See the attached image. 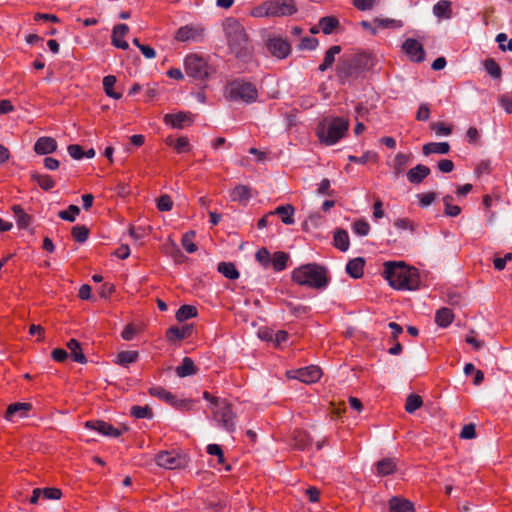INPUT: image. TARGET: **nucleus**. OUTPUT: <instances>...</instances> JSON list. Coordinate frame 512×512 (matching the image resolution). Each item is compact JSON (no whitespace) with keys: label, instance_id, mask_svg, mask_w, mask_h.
Listing matches in <instances>:
<instances>
[{"label":"nucleus","instance_id":"338daca9","mask_svg":"<svg viewBox=\"0 0 512 512\" xmlns=\"http://www.w3.org/2000/svg\"><path fill=\"white\" fill-rule=\"evenodd\" d=\"M508 37L505 33H499L496 36V42L499 44V48L502 51H512V39L508 41V43L505 45V40H507Z\"/></svg>","mask_w":512,"mask_h":512},{"label":"nucleus","instance_id":"b1692460","mask_svg":"<svg viewBox=\"0 0 512 512\" xmlns=\"http://www.w3.org/2000/svg\"><path fill=\"white\" fill-rule=\"evenodd\" d=\"M390 512H415L413 504L400 497H392L389 500Z\"/></svg>","mask_w":512,"mask_h":512},{"label":"nucleus","instance_id":"393cba45","mask_svg":"<svg viewBox=\"0 0 512 512\" xmlns=\"http://www.w3.org/2000/svg\"><path fill=\"white\" fill-rule=\"evenodd\" d=\"M230 197L232 201L245 204L252 197L251 188L249 186L239 184L231 191Z\"/></svg>","mask_w":512,"mask_h":512},{"label":"nucleus","instance_id":"423d86ee","mask_svg":"<svg viewBox=\"0 0 512 512\" xmlns=\"http://www.w3.org/2000/svg\"><path fill=\"white\" fill-rule=\"evenodd\" d=\"M225 97L230 101L253 103L258 98V91L254 84L244 79H236L225 87Z\"/></svg>","mask_w":512,"mask_h":512},{"label":"nucleus","instance_id":"de8ad7c7","mask_svg":"<svg viewBox=\"0 0 512 512\" xmlns=\"http://www.w3.org/2000/svg\"><path fill=\"white\" fill-rule=\"evenodd\" d=\"M194 237V231H188L182 236L181 244L188 253H194L197 250V245L193 242Z\"/></svg>","mask_w":512,"mask_h":512},{"label":"nucleus","instance_id":"13d9d810","mask_svg":"<svg viewBox=\"0 0 512 512\" xmlns=\"http://www.w3.org/2000/svg\"><path fill=\"white\" fill-rule=\"evenodd\" d=\"M208 454L216 456L219 464H224V454L222 448L218 444H209L206 448Z\"/></svg>","mask_w":512,"mask_h":512},{"label":"nucleus","instance_id":"2f4dec72","mask_svg":"<svg viewBox=\"0 0 512 512\" xmlns=\"http://www.w3.org/2000/svg\"><path fill=\"white\" fill-rule=\"evenodd\" d=\"M454 318V314L451 309L443 307L436 312L435 321L440 327H448Z\"/></svg>","mask_w":512,"mask_h":512},{"label":"nucleus","instance_id":"603ef678","mask_svg":"<svg viewBox=\"0 0 512 512\" xmlns=\"http://www.w3.org/2000/svg\"><path fill=\"white\" fill-rule=\"evenodd\" d=\"M256 260L264 267H270L272 255L266 248L259 249L255 254Z\"/></svg>","mask_w":512,"mask_h":512},{"label":"nucleus","instance_id":"39448f33","mask_svg":"<svg viewBox=\"0 0 512 512\" xmlns=\"http://www.w3.org/2000/svg\"><path fill=\"white\" fill-rule=\"evenodd\" d=\"M348 128V120L336 117L329 121L319 123L316 128V133L321 142L326 145H334L346 134Z\"/></svg>","mask_w":512,"mask_h":512},{"label":"nucleus","instance_id":"864d4df0","mask_svg":"<svg viewBox=\"0 0 512 512\" xmlns=\"http://www.w3.org/2000/svg\"><path fill=\"white\" fill-rule=\"evenodd\" d=\"M486 72L493 78L497 79L501 77V68L500 66L493 60L488 59L484 64Z\"/></svg>","mask_w":512,"mask_h":512},{"label":"nucleus","instance_id":"0eeeda50","mask_svg":"<svg viewBox=\"0 0 512 512\" xmlns=\"http://www.w3.org/2000/svg\"><path fill=\"white\" fill-rule=\"evenodd\" d=\"M184 68L189 77L201 82L205 81L211 73L207 61L197 54H190L185 57Z\"/></svg>","mask_w":512,"mask_h":512},{"label":"nucleus","instance_id":"4c0bfd02","mask_svg":"<svg viewBox=\"0 0 512 512\" xmlns=\"http://www.w3.org/2000/svg\"><path fill=\"white\" fill-rule=\"evenodd\" d=\"M433 13L439 18H450L452 9L451 3L446 0H440L433 6Z\"/></svg>","mask_w":512,"mask_h":512},{"label":"nucleus","instance_id":"20e7f679","mask_svg":"<svg viewBox=\"0 0 512 512\" xmlns=\"http://www.w3.org/2000/svg\"><path fill=\"white\" fill-rule=\"evenodd\" d=\"M292 280L301 286L324 289L330 282L326 267L316 263L302 265L292 272Z\"/></svg>","mask_w":512,"mask_h":512},{"label":"nucleus","instance_id":"0e129e2a","mask_svg":"<svg viewBox=\"0 0 512 512\" xmlns=\"http://www.w3.org/2000/svg\"><path fill=\"white\" fill-rule=\"evenodd\" d=\"M310 444H311L310 438L303 433H299L295 437L294 445L297 449L305 450L309 447Z\"/></svg>","mask_w":512,"mask_h":512},{"label":"nucleus","instance_id":"412c9836","mask_svg":"<svg viewBox=\"0 0 512 512\" xmlns=\"http://www.w3.org/2000/svg\"><path fill=\"white\" fill-rule=\"evenodd\" d=\"M430 174V168L423 165L418 164L414 168H411L407 172V179L412 184L421 183L428 175Z\"/></svg>","mask_w":512,"mask_h":512},{"label":"nucleus","instance_id":"a211bd4d","mask_svg":"<svg viewBox=\"0 0 512 512\" xmlns=\"http://www.w3.org/2000/svg\"><path fill=\"white\" fill-rule=\"evenodd\" d=\"M31 408L32 405L30 403L17 402L10 404L6 410V419L13 421L15 418H24L27 416V413Z\"/></svg>","mask_w":512,"mask_h":512},{"label":"nucleus","instance_id":"052dcab7","mask_svg":"<svg viewBox=\"0 0 512 512\" xmlns=\"http://www.w3.org/2000/svg\"><path fill=\"white\" fill-rule=\"evenodd\" d=\"M431 129L438 136H448L452 133L450 126H446L443 122H434L431 124Z\"/></svg>","mask_w":512,"mask_h":512},{"label":"nucleus","instance_id":"aec40b11","mask_svg":"<svg viewBox=\"0 0 512 512\" xmlns=\"http://www.w3.org/2000/svg\"><path fill=\"white\" fill-rule=\"evenodd\" d=\"M193 326L186 324L182 327L172 326L167 330L166 337L169 341L183 340L191 336Z\"/></svg>","mask_w":512,"mask_h":512},{"label":"nucleus","instance_id":"a878e982","mask_svg":"<svg viewBox=\"0 0 512 512\" xmlns=\"http://www.w3.org/2000/svg\"><path fill=\"white\" fill-rule=\"evenodd\" d=\"M365 260L362 257L351 259L346 265V272L354 279H359L363 276V269Z\"/></svg>","mask_w":512,"mask_h":512},{"label":"nucleus","instance_id":"f257e3e1","mask_svg":"<svg viewBox=\"0 0 512 512\" xmlns=\"http://www.w3.org/2000/svg\"><path fill=\"white\" fill-rule=\"evenodd\" d=\"M223 27L230 52L240 61L250 62L253 57V48L244 27L233 18L226 19Z\"/></svg>","mask_w":512,"mask_h":512},{"label":"nucleus","instance_id":"f3484780","mask_svg":"<svg viewBox=\"0 0 512 512\" xmlns=\"http://www.w3.org/2000/svg\"><path fill=\"white\" fill-rule=\"evenodd\" d=\"M129 32V27L126 24H117L112 31V44L120 49L127 50L129 48L128 42L123 38Z\"/></svg>","mask_w":512,"mask_h":512},{"label":"nucleus","instance_id":"1a4fd4ad","mask_svg":"<svg viewBox=\"0 0 512 512\" xmlns=\"http://www.w3.org/2000/svg\"><path fill=\"white\" fill-rule=\"evenodd\" d=\"M155 461L158 466L165 469H178L186 465L187 461L184 456L175 452L163 451L156 455Z\"/></svg>","mask_w":512,"mask_h":512},{"label":"nucleus","instance_id":"37998d69","mask_svg":"<svg viewBox=\"0 0 512 512\" xmlns=\"http://www.w3.org/2000/svg\"><path fill=\"white\" fill-rule=\"evenodd\" d=\"M423 404L422 398L417 394L408 395L405 403V410L407 413H414Z\"/></svg>","mask_w":512,"mask_h":512},{"label":"nucleus","instance_id":"79ce46f5","mask_svg":"<svg viewBox=\"0 0 512 512\" xmlns=\"http://www.w3.org/2000/svg\"><path fill=\"white\" fill-rule=\"evenodd\" d=\"M117 79L115 76L113 75H108V76H105L103 78V88H104V91L105 93L113 98V99H120L122 97V94L121 93H117L113 90V87L116 83Z\"/></svg>","mask_w":512,"mask_h":512},{"label":"nucleus","instance_id":"f03ea898","mask_svg":"<svg viewBox=\"0 0 512 512\" xmlns=\"http://www.w3.org/2000/svg\"><path fill=\"white\" fill-rule=\"evenodd\" d=\"M375 59L367 53L353 54L339 60L336 67V77L341 85L352 83L363 72L373 68Z\"/></svg>","mask_w":512,"mask_h":512},{"label":"nucleus","instance_id":"ea45409f","mask_svg":"<svg viewBox=\"0 0 512 512\" xmlns=\"http://www.w3.org/2000/svg\"><path fill=\"white\" fill-rule=\"evenodd\" d=\"M12 210L16 217L18 227L21 229H26L30 225L31 216L25 213L19 205H14Z\"/></svg>","mask_w":512,"mask_h":512},{"label":"nucleus","instance_id":"e2e57ef3","mask_svg":"<svg viewBox=\"0 0 512 512\" xmlns=\"http://www.w3.org/2000/svg\"><path fill=\"white\" fill-rule=\"evenodd\" d=\"M42 496L45 499L58 500L62 496V492L58 488L48 487L42 489Z\"/></svg>","mask_w":512,"mask_h":512},{"label":"nucleus","instance_id":"e433bc0d","mask_svg":"<svg viewBox=\"0 0 512 512\" xmlns=\"http://www.w3.org/2000/svg\"><path fill=\"white\" fill-rule=\"evenodd\" d=\"M139 353L137 351H121L117 354L115 363L121 366H128L137 361Z\"/></svg>","mask_w":512,"mask_h":512},{"label":"nucleus","instance_id":"6e6552de","mask_svg":"<svg viewBox=\"0 0 512 512\" xmlns=\"http://www.w3.org/2000/svg\"><path fill=\"white\" fill-rule=\"evenodd\" d=\"M214 419L218 425L225 429L227 432L232 433L235 431V413L230 403L222 399L216 407H214Z\"/></svg>","mask_w":512,"mask_h":512},{"label":"nucleus","instance_id":"58836bf2","mask_svg":"<svg viewBox=\"0 0 512 512\" xmlns=\"http://www.w3.org/2000/svg\"><path fill=\"white\" fill-rule=\"evenodd\" d=\"M31 178L45 191H49L55 187V181L49 175H42L37 172H31Z\"/></svg>","mask_w":512,"mask_h":512},{"label":"nucleus","instance_id":"8fccbe9b","mask_svg":"<svg viewBox=\"0 0 512 512\" xmlns=\"http://www.w3.org/2000/svg\"><path fill=\"white\" fill-rule=\"evenodd\" d=\"M377 155L372 151H366L362 156L349 155L348 161L356 164H366L369 161H376Z\"/></svg>","mask_w":512,"mask_h":512},{"label":"nucleus","instance_id":"9b49d317","mask_svg":"<svg viewBox=\"0 0 512 512\" xmlns=\"http://www.w3.org/2000/svg\"><path fill=\"white\" fill-rule=\"evenodd\" d=\"M267 50L278 59L286 58L291 52V45L282 37L273 36L266 40Z\"/></svg>","mask_w":512,"mask_h":512},{"label":"nucleus","instance_id":"49530a36","mask_svg":"<svg viewBox=\"0 0 512 512\" xmlns=\"http://www.w3.org/2000/svg\"><path fill=\"white\" fill-rule=\"evenodd\" d=\"M409 162V156L398 153L394 159L393 169L396 176H399L403 173L405 166Z\"/></svg>","mask_w":512,"mask_h":512},{"label":"nucleus","instance_id":"774afa93","mask_svg":"<svg viewBox=\"0 0 512 512\" xmlns=\"http://www.w3.org/2000/svg\"><path fill=\"white\" fill-rule=\"evenodd\" d=\"M460 437L462 439H474L476 437V429L474 424L464 425L461 432Z\"/></svg>","mask_w":512,"mask_h":512},{"label":"nucleus","instance_id":"cd10ccee","mask_svg":"<svg viewBox=\"0 0 512 512\" xmlns=\"http://www.w3.org/2000/svg\"><path fill=\"white\" fill-rule=\"evenodd\" d=\"M294 212V207L290 204H287L277 207L273 212H270V215H279L284 224L292 225L294 223Z\"/></svg>","mask_w":512,"mask_h":512},{"label":"nucleus","instance_id":"2eb2a0df","mask_svg":"<svg viewBox=\"0 0 512 512\" xmlns=\"http://www.w3.org/2000/svg\"><path fill=\"white\" fill-rule=\"evenodd\" d=\"M203 31L200 26L185 25L177 30L175 38L180 42H197L201 40Z\"/></svg>","mask_w":512,"mask_h":512},{"label":"nucleus","instance_id":"6ab92c4d","mask_svg":"<svg viewBox=\"0 0 512 512\" xmlns=\"http://www.w3.org/2000/svg\"><path fill=\"white\" fill-rule=\"evenodd\" d=\"M57 147L58 145L54 138L40 137L34 145V151L37 154L46 155L55 152Z\"/></svg>","mask_w":512,"mask_h":512},{"label":"nucleus","instance_id":"f8f14e48","mask_svg":"<svg viewBox=\"0 0 512 512\" xmlns=\"http://www.w3.org/2000/svg\"><path fill=\"white\" fill-rule=\"evenodd\" d=\"M85 426L91 430H95L98 433L109 436V437H119L123 432L128 430V427L122 426V428H116L113 425L102 421V420H90L85 423Z\"/></svg>","mask_w":512,"mask_h":512},{"label":"nucleus","instance_id":"72a5a7b5","mask_svg":"<svg viewBox=\"0 0 512 512\" xmlns=\"http://www.w3.org/2000/svg\"><path fill=\"white\" fill-rule=\"evenodd\" d=\"M289 260V254L283 251L275 252L272 255V260L270 266L277 272L282 271L286 268L287 262Z\"/></svg>","mask_w":512,"mask_h":512},{"label":"nucleus","instance_id":"4d7b16f0","mask_svg":"<svg viewBox=\"0 0 512 512\" xmlns=\"http://www.w3.org/2000/svg\"><path fill=\"white\" fill-rule=\"evenodd\" d=\"M270 3L269 1H265L261 5L255 7L252 11V15L254 17H271L270 12Z\"/></svg>","mask_w":512,"mask_h":512},{"label":"nucleus","instance_id":"6e6d98bb","mask_svg":"<svg viewBox=\"0 0 512 512\" xmlns=\"http://www.w3.org/2000/svg\"><path fill=\"white\" fill-rule=\"evenodd\" d=\"M352 3L360 11H369L379 3V0H352Z\"/></svg>","mask_w":512,"mask_h":512},{"label":"nucleus","instance_id":"f704fd0d","mask_svg":"<svg viewBox=\"0 0 512 512\" xmlns=\"http://www.w3.org/2000/svg\"><path fill=\"white\" fill-rule=\"evenodd\" d=\"M218 272L230 280L239 278V272L236 266L231 262H220L217 268Z\"/></svg>","mask_w":512,"mask_h":512},{"label":"nucleus","instance_id":"7ed1b4c3","mask_svg":"<svg viewBox=\"0 0 512 512\" xmlns=\"http://www.w3.org/2000/svg\"><path fill=\"white\" fill-rule=\"evenodd\" d=\"M383 266V276L393 288L415 290L419 287V276L415 268L402 261H387Z\"/></svg>","mask_w":512,"mask_h":512},{"label":"nucleus","instance_id":"bf43d9fd","mask_svg":"<svg viewBox=\"0 0 512 512\" xmlns=\"http://www.w3.org/2000/svg\"><path fill=\"white\" fill-rule=\"evenodd\" d=\"M173 207V201L167 194L161 195L157 200V208L160 211H170Z\"/></svg>","mask_w":512,"mask_h":512},{"label":"nucleus","instance_id":"7c9ffc66","mask_svg":"<svg viewBox=\"0 0 512 512\" xmlns=\"http://www.w3.org/2000/svg\"><path fill=\"white\" fill-rule=\"evenodd\" d=\"M67 348L70 350L71 357L73 358V360L75 362H78L81 364H84L87 362V359L81 350L80 343L76 339H70L67 342Z\"/></svg>","mask_w":512,"mask_h":512},{"label":"nucleus","instance_id":"4468645a","mask_svg":"<svg viewBox=\"0 0 512 512\" xmlns=\"http://www.w3.org/2000/svg\"><path fill=\"white\" fill-rule=\"evenodd\" d=\"M403 52L414 62H422L425 59L423 45L413 38L406 39L402 44Z\"/></svg>","mask_w":512,"mask_h":512},{"label":"nucleus","instance_id":"c9c22d12","mask_svg":"<svg viewBox=\"0 0 512 512\" xmlns=\"http://www.w3.org/2000/svg\"><path fill=\"white\" fill-rule=\"evenodd\" d=\"M197 308L192 305H182L176 312L175 318L179 322H184L188 319L194 318L197 316Z\"/></svg>","mask_w":512,"mask_h":512},{"label":"nucleus","instance_id":"5fc2aeb1","mask_svg":"<svg viewBox=\"0 0 512 512\" xmlns=\"http://www.w3.org/2000/svg\"><path fill=\"white\" fill-rule=\"evenodd\" d=\"M352 230L359 236H366L370 231V225L365 220H357L353 223Z\"/></svg>","mask_w":512,"mask_h":512},{"label":"nucleus","instance_id":"c756f323","mask_svg":"<svg viewBox=\"0 0 512 512\" xmlns=\"http://www.w3.org/2000/svg\"><path fill=\"white\" fill-rule=\"evenodd\" d=\"M196 373L197 368L195 367L193 360L189 357H184L182 364L176 368V374L179 377H187L195 375Z\"/></svg>","mask_w":512,"mask_h":512},{"label":"nucleus","instance_id":"69168bd1","mask_svg":"<svg viewBox=\"0 0 512 512\" xmlns=\"http://www.w3.org/2000/svg\"><path fill=\"white\" fill-rule=\"evenodd\" d=\"M67 151H68L69 155L75 160H80L84 157V151H83L82 147L78 144L69 145L67 147Z\"/></svg>","mask_w":512,"mask_h":512},{"label":"nucleus","instance_id":"3c124183","mask_svg":"<svg viewBox=\"0 0 512 512\" xmlns=\"http://www.w3.org/2000/svg\"><path fill=\"white\" fill-rule=\"evenodd\" d=\"M373 22L377 26V30L379 28L387 29V28L402 26V22L400 20H395V19H390V18L381 19V18L376 17Z\"/></svg>","mask_w":512,"mask_h":512},{"label":"nucleus","instance_id":"a19ab883","mask_svg":"<svg viewBox=\"0 0 512 512\" xmlns=\"http://www.w3.org/2000/svg\"><path fill=\"white\" fill-rule=\"evenodd\" d=\"M339 26V20L333 16H325L319 20V27L326 35L331 34Z\"/></svg>","mask_w":512,"mask_h":512},{"label":"nucleus","instance_id":"680f3d73","mask_svg":"<svg viewBox=\"0 0 512 512\" xmlns=\"http://www.w3.org/2000/svg\"><path fill=\"white\" fill-rule=\"evenodd\" d=\"M319 42L316 38L314 37H304L298 48L300 50H314L316 49V47L318 46Z\"/></svg>","mask_w":512,"mask_h":512},{"label":"nucleus","instance_id":"ddd939ff","mask_svg":"<svg viewBox=\"0 0 512 512\" xmlns=\"http://www.w3.org/2000/svg\"><path fill=\"white\" fill-rule=\"evenodd\" d=\"M271 17L290 16L297 12V7L293 0H269Z\"/></svg>","mask_w":512,"mask_h":512},{"label":"nucleus","instance_id":"09e8293b","mask_svg":"<svg viewBox=\"0 0 512 512\" xmlns=\"http://www.w3.org/2000/svg\"><path fill=\"white\" fill-rule=\"evenodd\" d=\"M80 213V208L77 205H70L67 210L59 211L58 217L68 222H74L76 216Z\"/></svg>","mask_w":512,"mask_h":512},{"label":"nucleus","instance_id":"bb28decb","mask_svg":"<svg viewBox=\"0 0 512 512\" xmlns=\"http://www.w3.org/2000/svg\"><path fill=\"white\" fill-rule=\"evenodd\" d=\"M450 151L448 142H431L423 146L422 152L425 156L430 154H447Z\"/></svg>","mask_w":512,"mask_h":512},{"label":"nucleus","instance_id":"9d476101","mask_svg":"<svg viewBox=\"0 0 512 512\" xmlns=\"http://www.w3.org/2000/svg\"><path fill=\"white\" fill-rule=\"evenodd\" d=\"M290 378L297 379L303 383L311 384L317 382L322 375V371L318 366H307L297 370L288 372Z\"/></svg>","mask_w":512,"mask_h":512},{"label":"nucleus","instance_id":"a18cd8bd","mask_svg":"<svg viewBox=\"0 0 512 512\" xmlns=\"http://www.w3.org/2000/svg\"><path fill=\"white\" fill-rule=\"evenodd\" d=\"M72 236L78 243H84L89 236V229L85 225H76L72 228Z\"/></svg>","mask_w":512,"mask_h":512},{"label":"nucleus","instance_id":"473e14b6","mask_svg":"<svg viewBox=\"0 0 512 512\" xmlns=\"http://www.w3.org/2000/svg\"><path fill=\"white\" fill-rule=\"evenodd\" d=\"M396 469V462L394 459L385 458L376 463L377 474L380 476H386L393 473Z\"/></svg>","mask_w":512,"mask_h":512},{"label":"nucleus","instance_id":"4be33fe9","mask_svg":"<svg viewBox=\"0 0 512 512\" xmlns=\"http://www.w3.org/2000/svg\"><path fill=\"white\" fill-rule=\"evenodd\" d=\"M164 121L166 124H170L173 128L181 129L186 123H191V118L189 113L179 112L176 114H166L164 116Z\"/></svg>","mask_w":512,"mask_h":512},{"label":"nucleus","instance_id":"5701e85b","mask_svg":"<svg viewBox=\"0 0 512 512\" xmlns=\"http://www.w3.org/2000/svg\"><path fill=\"white\" fill-rule=\"evenodd\" d=\"M333 245L342 252H346L349 249L350 240L345 229L338 228L334 231Z\"/></svg>","mask_w":512,"mask_h":512},{"label":"nucleus","instance_id":"dca6fc26","mask_svg":"<svg viewBox=\"0 0 512 512\" xmlns=\"http://www.w3.org/2000/svg\"><path fill=\"white\" fill-rule=\"evenodd\" d=\"M149 394L169 403L176 408H184L189 405V402L186 400L177 399L175 395L160 386L151 387L149 389Z\"/></svg>","mask_w":512,"mask_h":512},{"label":"nucleus","instance_id":"c85d7f7f","mask_svg":"<svg viewBox=\"0 0 512 512\" xmlns=\"http://www.w3.org/2000/svg\"><path fill=\"white\" fill-rule=\"evenodd\" d=\"M341 52V46L333 45L331 46L325 53L323 62L319 65L318 70L321 72L326 71L330 67H332L335 56Z\"/></svg>","mask_w":512,"mask_h":512},{"label":"nucleus","instance_id":"c03bdc74","mask_svg":"<svg viewBox=\"0 0 512 512\" xmlns=\"http://www.w3.org/2000/svg\"><path fill=\"white\" fill-rule=\"evenodd\" d=\"M130 413L138 419H151L153 417L152 409L149 406H132Z\"/></svg>","mask_w":512,"mask_h":512}]
</instances>
